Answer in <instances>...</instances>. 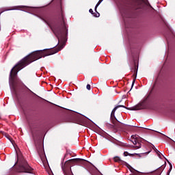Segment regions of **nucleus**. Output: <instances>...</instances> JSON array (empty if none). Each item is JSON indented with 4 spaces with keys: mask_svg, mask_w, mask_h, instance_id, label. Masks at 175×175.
Instances as JSON below:
<instances>
[{
    "mask_svg": "<svg viewBox=\"0 0 175 175\" xmlns=\"http://www.w3.org/2000/svg\"><path fill=\"white\" fill-rule=\"evenodd\" d=\"M40 18L50 27L53 33L58 39V44H62V46L54 49H45L44 51H34L19 61L18 63L12 68L10 73V87L15 95H17L18 91H24L25 88H27V90H29L28 87H27V85H25L23 81L17 77V73H18L21 69H24L25 66L29 65V64H32L34 61L40 59V58L43 57L53 55V54H56L58 51H61V50L64 49V46H65V42H66L68 26V24L65 23L64 10H62V4L61 3L60 14L58 19L50 25L44 18L40 17Z\"/></svg>",
    "mask_w": 175,
    "mask_h": 175,
    "instance_id": "obj_1",
    "label": "nucleus"
},
{
    "mask_svg": "<svg viewBox=\"0 0 175 175\" xmlns=\"http://www.w3.org/2000/svg\"><path fill=\"white\" fill-rule=\"evenodd\" d=\"M87 161L83 159H72L65 162L64 165L62 166L63 173L64 175H73L72 172V163H77V165H85Z\"/></svg>",
    "mask_w": 175,
    "mask_h": 175,
    "instance_id": "obj_2",
    "label": "nucleus"
},
{
    "mask_svg": "<svg viewBox=\"0 0 175 175\" xmlns=\"http://www.w3.org/2000/svg\"><path fill=\"white\" fill-rule=\"evenodd\" d=\"M120 107H123L124 109H128L124 105H117L113 108L111 113V121L113 124H107L108 126H110V128H113V129H122L124 128V124L118 121L117 120V118H116V111L118 109H120Z\"/></svg>",
    "mask_w": 175,
    "mask_h": 175,
    "instance_id": "obj_3",
    "label": "nucleus"
},
{
    "mask_svg": "<svg viewBox=\"0 0 175 175\" xmlns=\"http://www.w3.org/2000/svg\"><path fill=\"white\" fill-rule=\"evenodd\" d=\"M152 8L148 0H134L133 8L135 10H147L148 8Z\"/></svg>",
    "mask_w": 175,
    "mask_h": 175,
    "instance_id": "obj_4",
    "label": "nucleus"
},
{
    "mask_svg": "<svg viewBox=\"0 0 175 175\" xmlns=\"http://www.w3.org/2000/svg\"><path fill=\"white\" fill-rule=\"evenodd\" d=\"M18 173H33V169L29 166L27 161L23 159L16 168Z\"/></svg>",
    "mask_w": 175,
    "mask_h": 175,
    "instance_id": "obj_5",
    "label": "nucleus"
},
{
    "mask_svg": "<svg viewBox=\"0 0 175 175\" xmlns=\"http://www.w3.org/2000/svg\"><path fill=\"white\" fill-rule=\"evenodd\" d=\"M133 69V77L134 78L133 79V83H132L131 88H133V85H135V83L136 81V77H137V70L139 69V66L136 65V62H134V68Z\"/></svg>",
    "mask_w": 175,
    "mask_h": 175,
    "instance_id": "obj_6",
    "label": "nucleus"
},
{
    "mask_svg": "<svg viewBox=\"0 0 175 175\" xmlns=\"http://www.w3.org/2000/svg\"><path fill=\"white\" fill-rule=\"evenodd\" d=\"M143 109H146L144 103L138 104L130 109V110H143Z\"/></svg>",
    "mask_w": 175,
    "mask_h": 175,
    "instance_id": "obj_7",
    "label": "nucleus"
},
{
    "mask_svg": "<svg viewBox=\"0 0 175 175\" xmlns=\"http://www.w3.org/2000/svg\"><path fill=\"white\" fill-rule=\"evenodd\" d=\"M25 8V6L24 5H16L13 7H10L9 8H7L5 10H23V9Z\"/></svg>",
    "mask_w": 175,
    "mask_h": 175,
    "instance_id": "obj_8",
    "label": "nucleus"
},
{
    "mask_svg": "<svg viewBox=\"0 0 175 175\" xmlns=\"http://www.w3.org/2000/svg\"><path fill=\"white\" fill-rule=\"evenodd\" d=\"M124 14L127 18H132V10L131 9L126 10L124 12Z\"/></svg>",
    "mask_w": 175,
    "mask_h": 175,
    "instance_id": "obj_9",
    "label": "nucleus"
},
{
    "mask_svg": "<svg viewBox=\"0 0 175 175\" xmlns=\"http://www.w3.org/2000/svg\"><path fill=\"white\" fill-rule=\"evenodd\" d=\"M89 12L94 16V17H99L100 16V14L96 11V12H94V10L92 9H90Z\"/></svg>",
    "mask_w": 175,
    "mask_h": 175,
    "instance_id": "obj_10",
    "label": "nucleus"
},
{
    "mask_svg": "<svg viewBox=\"0 0 175 175\" xmlns=\"http://www.w3.org/2000/svg\"><path fill=\"white\" fill-rule=\"evenodd\" d=\"M124 127L129 131H135V126H125Z\"/></svg>",
    "mask_w": 175,
    "mask_h": 175,
    "instance_id": "obj_11",
    "label": "nucleus"
},
{
    "mask_svg": "<svg viewBox=\"0 0 175 175\" xmlns=\"http://www.w3.org/2000/svg\"><path fill=\"white\" fill-rule=\"evenodd\" d=\"M153 150L157 154L159 158H161V152H159V150H158V149H157L155 147L153 148Z\"/></svg>",
    "mask_w": 175,
    "mask_h": 175,
    "instance_id": "obj_12",
    "label": "nucleus"
},
{
    "mask_svg": "<svg viewBox=\"0 0 175 175\" xmlns=\"http://www.w3.org/2000/svg\"><path fill=\"white\" fill-rule=\"evenodd\" d=\"M113 161L115 162H118L119 163H120V162H122V161H121V159L120 157H115L113 158Z\"/></svg>",
    "mask_w": 175,
    "mask_h": 175,
    "instance_id": "obj_13",
    "label": "nucleus"
},
{
    "mask_svg": "<svg viewBox=\"0 0 175 175\" xmlns=\"http://www.w3.org/2000/svg\"><path fill=\"white\" fill-rule=\"evenodd\" d=\"M103 0H99L98 2L97 3V4L95 6L94 10L95 12H96V9H98V6H99L100 5V3H102V1Z\"/></svg>",
    "mask_w": 175,
    "mask_h": 175,
    "instance_id": "obj_14",
    "label": "nucleus"
},
{
    "mask_svg": "<svg viewBox=\"0 0 175 175\" xmlns=\"http://www.w3.org/2000/svg\"><path fill=\"white\" fill-rule=\"evenodd\" d=\"M133 143L135 146H136V144H138V146H137L136 147L137 148H140V144L139 142H137V141H136V139H135L134 142H133Z\"/></svg>",
    "mask_w": 175,
    "mask_h": 175,
    "instance_id": "obj_15",
    "label": "nucleus"
},
{
    "mask_svg": "<svg viewBox=\"0 0 175 175\" xmlns=\"http://www.w3.org/2000/svg\"><path fill=\"white\" fill-rule=\"evenodd\" d=\"M129 167H131V169L129 170L131 173H135V172H137V173H139V172H137V170H135V168L132 167V166H129Z\"/></svg>",
    "mask_w": 175,
    "mask_h": 175,
    "instance_id": "obj_16",
    "label": "nucleus"
},
{
    "mask_svg": "<svg viewBox=\"0 0 175 175\" xmlns=\"http://www.w3.org/2000/svg\"><path fill=\"white\" fill-rule=\"evenodd\" d=\"M128 155H130V157H133V154H129V152H124V157H128Z\"/></svg>",
    "mask_w": 175,
    "mask_h": 175,
    "instance_id": "obj_17",
    "label": "nucleus"
},
{
    "mask_svg": "<svg viewBox=\"0 0 175 175\" xmlns=\"http://www.w3.org/2000/svg\"><path fill=\"white\" fill-rule=\"evenodd\" d=\"M37 150H38V152L42 151V144H40L38 148L37 147Z\"/></svg>",
    "mask_w": 175,
    "mask_h": 175,
    "instance_id": "obj_18",
    "label": "nucleus"
},
{
    "mask_svg": "<svg viewBox=\"0 0 175 175\" xmlns=\"http://www.w3.org/2000/svg\"><path fill=\"white\" fill-rule=\"evenodd\" d=\"M86 88H87V90H88L90 91V90H91V85L88 84V85H86Z\"/></svg>",
    "mask_w": 175,
    "mask_h": 175,
    "instance_id": "obj_19",
    "label": "nucleus"
},
{
    "mask_svg": "<svg viewBox=\"0 0 175 175\" xmlns=\"http://www.w3.org/2000/svg\"><path fill=\"white\" fill-rule=\"evenodd\" d=\"M172 167H173L172 166V164H170V169H169V170L167 172L168 174L170 173V171L172 170Z\"/></svg>",
    "mask_w": 175,
    "mask_h": 175,
    "instance_id": "obj_20",
    "label": "nucleus"
},
{
    "mask_svg": "<svg viewBox=\"0 0 175 175\" xmlns=\"http://www.w3.org/2000/svg\"><path fill=\"white\" fill-rule=\"evenodd\" d=\"M31 133L33 135V136H35V133H33V129H31Z\"/></svg>",
    "mask_w": 175,
    "mask_h": 175,
    "instance_id": "obj_21",
    "label": "nucleus"
},
{
    "mask_svg": "<svg viewBox=\"0 0 175 175\" xmlns=\"http://www.w3.org/2000/svg\"><path fill=\"white\" fill-rule=\"evenodd\" d=\"M126 166H127V167H128V169H131V167H129V166H131L129 164H126Z\"/></svg>",
    "mask_w": 175,
    "mask_h": 175,
    "instance_id": "obj_22",
    "label": "nucleus"
}]
</instances>
